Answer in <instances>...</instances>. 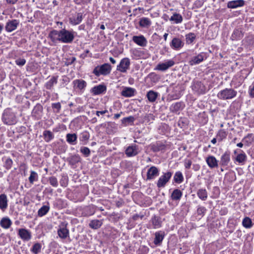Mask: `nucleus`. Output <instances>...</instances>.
<instances>
[{"mask_svg": "<svg viewBox=\"0 0 254 254\" xmlns=\"http://www.w3.org/2000/svg\"><path fill=\"white\" fill-rule=\"evenodd\" d=\"M49 37L54 43L61 42L63 43L69 44L72 42L74 38V32L64 28L59 31L53 30L49 33Z\"/></svg>", "mask_w": 254, "mask_h": 254, "instance_id": "1", "label": "nucleus"}, {"mask_svg": "<svg viewBox=\"0 0 254 254\" xmlns=\"http://www.w3.org/2000/svg\"><path fill=\"white\" fill-rule=\"evenodd\" d=\"M237 92L232 88H225L219 91L217 97L221 100H229L234 98L237 96Z\"/></svg>", "mask_w": 254, "mask_h": 254, "instance_id": "2", "label": "nucleus"}, {"mask_svg": "<svg viewBox=\"0 0 254 254\" xmlns=\"http://www.w3.org/2000/svg\"><path fill=\"white\" fill-rule=\"evenodd\" d=\"M111 69L112 67L110 64H104L96 66L93 70V73L96 76L101 75H107L111 72Z\"/></svg>", "mask_w": 254, "mask_h": 254, "instance_id": "3", "label": "nucleus"}, {"mask_svg": "<svg viewBox=\"0 0 254 254\" xmlns=\"http://www.w3.org/2000/svg\"><path fill=\"white\" fill-rule=\"evenodd\" d=\"M2 120L4 124L6 125H15L16 121L14 113L12 112L10 109L5 110L2 114Z\"/></svg>", "mask_w": 254, "mask_h": 254, "instance_id": "4", "label": "nucleus"}, {"mask_svg": "<svg viewBox=\"0 0 254 254\" xmlns=\"http://www.w3.org/2000/svg\"><path fill=\"white\" fill-rule=\"evenodd\" d=\"M182 35L173 37L170 43V48L175 51H180L182 49L185 44Z\"/></svg>", "mask_w": 254, "mask_h": 254, "instance_id": "5", "label": "nucleus"}, {"mask_svg": "<svg viewBox=\"0 0 254 254\" xmlns=\"http://www.w3.org/2000/svg\"><path fill=\"white\" fill-rule=\"evenodd\" d=\"M172 176V173L171 172H163L156 183L157 187L158 188H164L169 182Z\"/></svg>", "mask_w": 254, "mask_h": 254, "instance_id": "6", "label": "nucleus"}, {"mask_svg": "<svg viewBox=\"0 0 254 254\" xmlns=\"http://www.w3.org/2000/svg\"><path fill=\"white\" fill-rule=\"evenodd\" d=\"M175 64V63L173 60H167L165 61L163 63L158 64L155 67L154 69L156 70L164 71L170 67L173 66Z\"/></svg>", "mask_w": 254, "mask_h": 254, "instance_id": "7", "label": "nucleus"}, {"mask_svg": "<svg viewBox=\"0 0 254 254\" xmlns=\"http://www.w3.org/2000/svg\"><path fill=\"white\" fill-rule=\"evenodd\" d=\"M130 64V60L128 58H125L121 60L119 65H117V70L125 73L129 69Z\"/></svg>", "mask_w": 254, "mask_h": 254, "instance_id": "8", "label": "nucleus"}, {"mask_svg": "<svg viewBox=\"0 0 254 254\" xmlns=\"http://www.w3.org/2000/svg\"><path fill=\"white\" fill-rule=\"evenodd\" d=\"M192 90L198 94H203L205 93V86L197 80H194L191 85Z\"/></svg>", "mask_w": 254, "mask_h": 254, "instance_id": "9", "label": "nucleus"}, {"mask_svg": "<svg viewBox=\"0 0 254 254\" xmlns=\"http://www.w3.org/2000/svg\"><path fill=\"white\" fill-rule=\"evenodd\" d=\"M83 18L81 12H75L69 17V22L72 25H76L80 24Z\"/></svg>", "mask_w": 254, "mask_h": 254, "instance_id": "10", "label": "nucleus"}, {"mask_svg": "<svg viewBox=\"0 0 254 254\" xmlns=\"http://www.w3.org/2000/svg\"><path fill=\"white\" fill-rule=\"evenodd\" d=\"M207 58V54L205 52H201L196 56L193 57L190 61V65H195L200 64Z\"/></svg>", "mask_w": 254, "mask_h": 254, "instance_id": "11", "label": "nucleus"}, {"mask_svg": "<svg viewBox=\"0 0 254 254\" xmlns=\"http://www.w3.org/2000/svg\"><path fill=\"white\" fill-rule=\"evenodd\" d=\"M139 152L138 146L136 144H131L127 147L125 150V154L128 157H133L137 155Z\"/></svg>", "mask_w": 254, "mask_h": 254, "instance_id": "12", "label": "nucleus"}, {"mask_svg": "<svg viewBox=\"0 0 254 254\" xmlns=\"http://www.w3.org/2000/svg\"><path fill=\"white\" fill-rule=\"evenodd\" d=\"M72 84L74 89L79 90L82 93L85 91L87 86V82L82 79L74 80Z\"/></svg>", "mask_w": 254, "mask_h": 254, "instance_id": "13", "label": "nucleus"}, {"mask_svg": "<svg viewBox=\"0 0 254 254\" xmlns=\"http://www.w3.org/2000/svg\"><path fill=\"white\" fill-rule=\"evenodd\" d=\"M162 227V221L160 217L154 215L152 217L150 221L149 226L150 229H159Z\"/></svg>", "mask_w": 254, "mask_h": 254, "instance_id": "14", "label": "nucleus"}, {"mask_svg": "<svg viewBox=\"0 0 254 254\" xmlns=\"http://www.w3.org/2000/svg\"><path fill=\"white\" fill-rule=\"evenodd\" d=\"M58 236L62 240L68 239L70 241L69 232L66 226H61L57 231Z\"/></svg>", "mask_w": 254, "mask_h": 254, "instance_id": "15", "label": "nucleus"}, {"mask_svg": "<svg viewBox=\"0 0 254 254\" xmlns=\"http://www.w3.org/2000/svg\"><path fill=\"white\" fill-rule=\"evenodd\" d=\"M159 175V170L155 166H151L147 172V180H153Z\"/></svg>", "mask_w": 254, "mask_h": 254, "instance_id": "16", "label": "nucleus"}, {"mask_svg": "<svg viewBox=\"0 0 254 254\" xmlns=\"http://www.w3.org/2000/svg\"><path fill=\"white\" fill-rule=\"evenodd\" d=\"M155 238L153 243L156 246H160L165 236V233L163 231H158L154 234Z\"/></svg>", "mask_w": 254, "mask_h": 254, "instance_id": "17", "label": "nucleus"}, {"mask_svg": "<svg viewBox=\"0 0 254 254\" xmlns=\"http://www.w3.org/2000/svg\"><path fill=\"white\" fill-rule=\"evenodd\" d=\"M185 107L183 102H179L172 104L170 107V111L173 113L179 115L181 111Z\"/></svg>", "mask_w": 254, "mask_h": 254, "instance_id": "18", "label": "nucleus"}, {"mask_svg": "<svg viewBox=\"0 0 254 254\" xmlns=\"http://www.w3.org/2000/svg\"><path fill=\"white\" fill-rule=\"evenodd\" d=\"M107 90V87L104 84H101L94 86L91 89L93 95H97L105 93Z\"/></svg>", "mask_w": 254, "mask_h": 254, "instance_id": "19", "label": "nucleus"}, {"mask_svg": "<svg viewBox=\"0 0 254 254\" xmlns=\"http://www.w3.org/2000/svg\"><path fill=\"white\" fill-rule=\"evenodd\" d=\"M132 41L136 44L141 47H145L147 44V39L142 35L133 36Z\"/></svg>", "mask_w": 254, "mask_h": 254, "instance_id": "20", "label": "nucleus"}, {"mask_svg": "<svg viewBox=\"0 0 254 254\" xmlns=\"http://www.w3.org/2000/svg\"><path fill=\"white\" fill-rule=\"evenodd\" d=\"M18 235L24 241H29L32 237L30 231L26 229H20L18 231Z\"/></svg>", "mask_w": 254, "mask_h": 254, "instance_id": "21", "label": "nucleus"}, {"mask_svg": "<svg viewBox=\"0 0 254 254\" xmlns=\"http://www.w3.org/2000/svg\"><path fill=\"white\" fill-rule=\"evenodd\" d=\"M231 153L229 151H226L221 156L220 158V165L223 166H227L229 164L230 159Z\"/></svg>", "mask_w": 254, "mask_h": 254, "instance_id": "22", "label": "nucleus"}, {"mask_svg": "<svg viewBox=\"0 0 254 254\" xmlns=\"http://www.w3.org/2000/svg\"><path fill=\"white\" fill-rule=\"evenodd\" d=\"M42 106L40 104H37L33 109L32 115L35 119L39 120L42 116Z\"/></svg>", "mask_w": 254, "mask_h": 254, "instance_id": "23", "label": "nucleus"}, {"mask_svg": "<svg viewBox=\"0 0 254 254\" xmlns=\"http://www.w3.org/2000/svg\"><path fill=\"white\" fill-rule=\"evenodd\" d=\"M205 160L207 165L211 169L217 168L218 166V161L213 156H208Z\"/></svg>", "mask_w": 254, "mask_h": 254, "instance_id": "24", "label": "nucleus"}, {"mask_svg": "<svg viewBox=\"0 0 254 254\" xmlns=\"http://www.w3.org/2000/svg\"><path fill=\"white\" fill-rule=\"evenodd\" d=\"M136 90L133 88L125 87L121 92V95L125 97H131L134 96Z\"/></svg>", "mask_w": 254, "mask_h": 254, "instance_id": "25", "label": "nucleus"}, {"mask_svg": "<svg viewBox=\"0 0 254 254\" xmlns=\"http://www.w3.org/2000/svg\"><path fill=\"white\" fill-rule=\"evenodd\" d=\"M244 4L245 1L244 0H231L228 2L227 7L229 8H237L244 6Z\"/></svg>", "mask_w": 254, "mask_h": 254, "instance_id": "26", "label": "nucleus"}, {"mask_svg": "<svg viewBox=\"0 0 254 254\" xmlns=\"http://www.w3.org/2000/svg\"><path fill=\"white\" fill-rule=\"evenodd\" d=\"M185 41L187 45H193L196 39V34L192 32H190L185 35Z\"/></svg>", "mask_w": 254, "mask_h": 254, "instance_id": "27", "label": "nucleus"}, {"mask_svg": "<svg viewBox=\"0 0 254 254\" xmlns=\"http://www.w3.org/2000/svg\"><path fill=\"white\" fill-rule=\"evenodd\" d=\"M50 206L49 202L45 203L38 211V215L42 217L45 215L50 210Z\"/></svg>", "mask_w": 254, "mask_h": 254, "instance_id": "28", "label": "nucleus"}, {"mask_svg": "<svg viewBox=\"0 0 254 254\" xmlns=\"http://www.w3.org/2000/svg\"><path fill=\"white\" fill-rule=\"evenodd\" d=\"M130 53L131 57L134 59H139L143 57L144 52L141 50L140 49H133L130 50Z\"/></svg>", "mask_w": 254, "mask_h": 254, "instance_id": "29", "label": "nucleus"}, {"mask_svg": "<svg viewBox=\"0 0 254 254\" xmlns=\"http://www.w3.org/2000/svg\"><path fill=\"white\" fill-rule=\"evenodd\" d=\"M158 96L159 93L157 92L151 90L148 91L146 95L148 100L151 103L154 102Z\"/></svg>", "mask_w": 254, "mask_h": 254, "instance_id": "30", "label": "nucleus"}, {"mask_svg": "<svg viewBox=\"0 0 254 254\" xmlns=\"http://www.w3.org/2000/svg\"><path fill=\"white\" fill-rule=\"evenodd\" d=\"M81 158L79 155H74L67 159V161L72 167H74L77 163L80 161Z\"/></svg>", "mask_w": 254, "mask_h": 254, "instance_id": "31", "label": "nucleus"}, {"mask_svg": "<svg viewBox=\"0 0 254 254\" xmlns=\"http://www.w3.org/2000/svg\"><path fill=\"white\" fill-rule=\"evenodd\" d=\"M183 195L182 191L178 189H175L171 193V198L174 201H180Z\"/></svg>", "mask_w": 254, "mask_h": 254, "instance_id": "32", "label": "nucleus"}, {"mask_svg": "<svg viewBox=\"0 0 254 254\" xmlns=\"http://www.w3.org/2000/svg\"><path fill=\"white\" fill-rule=\"evenodd\" d=\"M58 76H52L50 79L45 84V87L47 89L51 90L53 88L54 85L58 82Z\"/></svg>", "mask_w": 254, "mask_h": 254, "instance_id": "33", "label": "nucleus"}, {"mask_svg": "<svg viewBox=\"0 0 254 254\" xmlns=\"http://www.w3.org/2000/svg\"><path fill=\"white\" fill-rule=\"evenodd\" d=\"M77 136L75 133H67L66 135V141L71 145H75L77 143Z\"/></svg>", "mask_w": 254, "mask_h": 254, "instance_id": "34", "label": "nucleus"}, {"mask_svg": "<svg viewBox=\"0 0 254 254\" xmlns=\"http://www.w3.org/2000/svg\"><path fill=\"white\" fill-rule=\"evenodd\" d=\"M169 20L170 21L173 22L175 24H179L182 22L183 18L180 14L174 13Z\"/></svg>", "mask_w": 254, "mask_h": 254, "instance_id": "35", "label": "nucleus"}, {"mask_svg": "<svg viewBox=\"0 0 254 254\" xmlns=\"http://www.w3.org/2000/svg\"><path fill=\"white\" fill-rule=\"evenodd\" d=\"M243 33L239 29H235L231 35V38L232 40H239L243 37Z\"/></svg>", "mask_w": 254, "mask_h": 254, "instance_id": "36", "label": "nucleus"}, {"mask_svg": "<svg viewBox=\"0 0 254 254\" xmlns=\"http://www.w3.org/2000/svg\"><path fill=\"white\" fill-rule=\"evenodd\" d=\"M197 195L199 199L204 201L207 199L208 193L205 189H199L197 191Z\"/></svg>", "mask_w": 254, "mask_h": 254, "instance_id": "37", "label": "nucleus"}, {"mask_svg": "<svg viewBox=\"0 0 254 254\" xmlns=\"http://www.w3.org/2000/svg\"><path fill=\"white\" fill-rule=\"evenodd\" d=\"M7 207L6 195L4 194L0 195V209L4 211Z\"/></svg>", "mask_w": 254, "mask_h": 254, "instance_id": "38", "label": "nucleus"}, {"mask_svg": "<svg viewBox=\"0 0 254 254\" xmlns=\"http://www.w3.org/2000/svg\"><path fill=\"white\" fill-rule=\"evenodd\" d=\"M12 224V222L8 217L2 218L0 221V225L4 229L9 228Z\"/></svg>", "mask_w": 254, "mask_h": 254, "instance_id": "39", "label": "nucleus"}, {"mask_svg": "<svg viewBox=\"0 0 254 254\" xmlns=\"http://www.w3.org/2000/svg\"><path fill=\"white\" fill-rule=\"evenodd\" d=\"M90 137V134L88 131H84L81 132L79 135V140L82 144H86Z\"/></svg>", "mask_w": 254, "mask_h": 254, "instance_id": "40", "label": "nucleus"}, {"mask_svg": "<svg viewBox=\"0 0 254 254\" xmlns=\"http://www.w3.org/2000/svg\"><path fill=\"white\" fill-rule=\"evenodd\" d=\"M240 151L241 153L237 155L235 158V161L239 164H243L246 160L247 155L243 151L240 150Z\"/></svg>", "mask_w": 254, "mask_h": 254, "instance_id": "41", "label": "nucleus"}, {"mask_svg": "<svg viewBox=\"0 0 254 254\" xmlns=\"http://www.w3.org/2000/svg\"><path fill=\"white\" fill-rule=\"evenodd\" d=\"M242 225L246 229H250L253 227L254 224L252 219L250 217L246 216L243 219Z\"/></svg>", "mask_w": 254, "mask_h": 254, "instance_id": "42", "label": "nucleus"}, {"mask_svg": "<svg viewBox=\"0 0 254 254\" xmlns=\"http://www.w3.org/2000/svg\"><path fill=\"white\" fill-rule=\"evenodd\" d=\"M139 26L143 28H148L151 25V21L147 17H142L139 21Z\"/></svg>", "mask_w": 254, "mask_h": 254, "instance_id": "43", "label": "nucleus"}, {"mask_svg": "<svg viewBox=\"0 0 254 254\" xmlns=\"http://www.w3.org/2000/svg\"><path fill=\"white\" fill-rule=\"evenodd\" d=\"M242 141L245 145L248 146H250L254 141V137L253 134H248L243 138Z\"/></svg>", "mask_w": 254, "mask_h": 254, "instance_id": "44", "label": "nucleus"}, {"mask_svg": "<svg viewBox=\"0 0 254 254\" xmlns=\"http://www.w3.org/2000/svg\"><path fill=\"white\" fill-rule=\"evenodd\" d=\"M16 29V20H12L8 22L5 26V29L7 32H11Z\"/></svg>", "mask_w": 254, "mask_h": 254, "instance_id": "45", "label": "nucleus"}, {"mask_svg": "<svg viewBox=\"0 0 254 254\" xmlns=\"http://www.w3.org/2000/svg\"><path fill=\"white\" fill-rule=\"evenodd\" d=\"M102 225V222L99 220H93L91 221L89 223V226L90 228L94 229H97L99 228Z\"/></svg>", "mask_w": 254, "mask_h": 254, "instance_id": "46", "label": "nucleus"}, {"mask_svg": "<svg viewBox=\"0 0 254 254\" xmlns=\"http://www.w3.org/2000/svg\"><path fill=\"white\" fill-rule=\"evenodd\" d=\"M174 180L176 183L181 184L184 181L183 175L180 171L176 172L174 176Z\"/></svg>", "mask_w": 254, "mask_h": 254, "instance_id": "47", "label": "nucleus"}, {"mask_svg": "<svg viewBox=\"0 0 254 254\" xmlns=\"http://www.w3.org/2000/svg\"><path fill=\"white\" fill-rule=\"evenodd\" d=\"M43 136L45 141L49 142L54 138V135L51 131L45 130L43 132Z\"/></svg>", "mask_w": 254, "mask_h": 254, "instance_id": "48", "label": "nucleus"}, {"mask_svg": "<svg viewBox=\"0 0 254 254\" xmlns=\"http://www.w3.org/2000/svg\"><path fill=\"white\" fill-rule=\"evenodd\" d=\"M29 182L33 184L34 182H36L38 180V174L34 171H30V175L28 178Z\"/></svg>", "mask_w": 254, "mask_h": 254, "instance_id": "49", "label": "nucleus"}, {"mask_svg": "<svg viewBox=\"0 0 254 254\" xmlns=\"http://www.w3.org/2000/svg\"><path fill=\"white\" fill-rule=\"evenodd\" d=\"M227 132L224 129H220L217 133V137L219 141H222L227 137Z\"/></svg>", "mask_w": 254, "mask_h": 254, "instance_id": "50", "label": "nucleus"}, {"mask_svg": "<svg viewBox=\"0 0 254 254\" xmlns=\"http://www.w3.org/2000/svg\"><path fill=\"white\" fill-rule=\"evenodd\" d=\"M41 245L38 243L35 244L31 249V251L34 254H38L41 252Z\"/></svg>", "mask_w": 254, "mask_h": 254, "instance_id": "51", "label": "nucleus"}, {"mask_svg": "<svg viewBox=\"0 0 254 254\" xmlns=\"http://www.w3.org/2000/svg\"><path fill=\"white\" fill-rule=\"evenodd\" d=\"M134 120V118L132 116H129L128 117L124 118L122 120V124L125 126H127L129 124H132Z\"/></svg>", "mask_w": 254, "mask_h": 254, "instance_id": "52", "label": "nucleus"}, {"mask_svg": "<svg viewBox=\"0 0 254 254\" xmlns=\"http://www.w3.org/2000/svg\"><path fill=\"white\" fill-rule=\"evenodd\" d=\"M49 181L51 186L54 187H57L58 186V182L57 179L54 177L52 176L49 178Z\"/></svg>", "mask_w": 254, "mask_h": 254, "instance_id": "53", "label": "nucleus"}, {"mask_svg": "<svg viewBox=\"0 0 254 254\" xmlns=\"http://www.w3.org/2000/svg\"><path fill=\"white\" fill-rule=\"evenodd\" d=\"M27 166L25 164L23 163L21 164L19 167V171L20 173L23 176H26V172L27 171Z\"/></svg>", "mask_w": 254, "mask_h": 254, "instance_id": "54", "label": "nucleus"}, {"mask_svg": "<svg viewBox=\"0 0 254 254\" xmlns=\"http://www.w3.org/2000/svg\"><path fill=\"white\" fill-rule=\"evenodd\" d=\"M13 164L12 160L9 158H6L5 159L4 167L7 170L11 168Z\"/></svg>", "mask_w": 254, "mask_h": 254, "instance_id": "55", "label": "nucleus"}, {"mask_svg": "<svg viewBox=\"0 0 254 254\" xmlns=\"http://www.w3.org/2000/svg\"><path fill=\"white\" fill-rule=\"evenodd\" d=\"M80 152L82 153L85 157H88L90 154V150L89 148L87 147H81L80 148Z\"/></svg>", "mask_w": 254, "mask_h": 254, "instance_id": "56", "label": "nucleus"}, {"mask_svg": "<svg viewBox=\"0 0 254 254\" xmlns=\"http://www.w3.org/2000/svg\"><path fill=\"white\" fill-rule=\"evenodd\" d=\"M206 211L205 207L201 206H198L197 208V214L198 215L203 216Z\"/></svg>", "mask_w": 254, "mask_h": 254, "instance_id": "57", "label": "nucleus"}, {"mask_svg": "<svg viewBox=\"0 0 254 254\" xmlns=\"http://www.w3.org/2000/svg\"><path fill=\"white\" fill-rule=\"evenodd\" d=\"M68 179L66 177H63L60 180V185L62 187H66L67 185Z\"/></svg>", "mask_w": 254, "mask_h": 254, "instance_id": "58", "label": "nucleus"}, {"mask_svg": "<svg viewBox=\"0 0 254 254\" xmlns=\"http://www.w3.org/2000/svg\"><path fill=\"white\" fill-rule=\"evenodd\" d=\"M192 164V161L190 159H185L184 161V166L186 169H189Z\"/></svg>", "mask_w": 254, "mask_h": 254, "instance_id": "59", "label": "nucleus"}, {"mask_svg": "<svg viewBox=\"0 0 254 254\" xmlns=\"http://www.w3.org/2000/svg\"><path fill=\"white\" fill-rule=\"evenodd\" d=\"M52 107L53 109H55L57 110V112H59L61 108V105L60 103H55L52 104Z\"/></svg>", "mask_w": 254, "mask_h": 254, "instance_id": "60", "label": "nucleus"}, {"mask_svg": "<svg viewBox=\"0 0 254 254\" xmlns=\"http://www.w3.org/2000/svg\"><path fill=\"white\" fill-rule=\"evenodd\" d=\"M247 41L250 45H254V35H251L248 37Z\"/></svg>", "mask_w": 254, "mask_h": 254, "instance_id": "61", "label": "nucleus"}, {"mask_svg": "<svg viewBox=\"0 0 254 254\" xmlns=\"http://www.w3.org/2000/svg\"><path fill=\"white\" fill-rule=\"evenodd\" d=\"M26 60L24 59H19L17 60V65L19 66H23L25 64Z\"/></svg>", "mask_w": 254, "mask_h": 254, "instance_id": "62", "label": "nucleus"}, {"mask_svg": "<svg viewBox=\"0 0 254 254\" xmlns=\"http://www.w3.org/2000/svg\"><path fill=\"white\" fill-rule=\"evenodd\" d=\"M143 217H144V215H143L135 214H134V215H133L132 216V219H133L134 221H136V220H137L139 218H140V219H142Z\"/></svg>", "mask_w": 254, "mask_h": 254, "instance_id": "63", "label": "nucleus"}, {"mask_svg": "<svg viewBox=\"0 0 254 254\" xmlns=\"http://www.w3.org/2000/svg\"><path fill=\"white\" fill-rule=\"evenodd\" d=\"M170 96L171 100H176L180 98L181 96V94L180 93H178L176 95H169Z\"/></svg>", "mask_w": 254, "mask_h": 254, "instance_id": "64", "label": "nucleus"}]
</instances>
